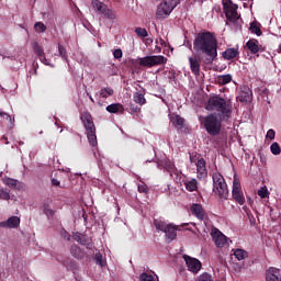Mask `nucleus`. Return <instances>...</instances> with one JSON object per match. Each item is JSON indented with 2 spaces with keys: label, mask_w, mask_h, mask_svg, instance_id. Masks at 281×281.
Wrapping results in <instances>:
<instances>
[{
  "label": "nucleus",
  "mask_w": 281,
  "mask_h": 281,
  "mask_svg": "<svg viewBox=\"0 0 281 281\" xmlns=\"http://www.w3.org/2000/svg\"><path fill=\"white\" fill-rule=\"evenodd\" d=\"M102 14H104L106 19H111V20L115 19V13L112 10H110L108 7L105 8Z\"/></svg>",
  "instance_id": "nucleus-43"
},
{
  "label": "nucleus",
  "mask_w": 281,
  "mask_h": 281,
  "mask_svg": "<svg viewBox=\"0 0 281 281\" xmlns=\"http://www.w3.org/2000/svg\"><path fill=\"white\" fill-rule=\"evenodd\" d=\"M171 123L176 128H183V124L186 123V120L181 117V115H176L171 119Z\"/></svg>",
  "instance_id": "nucleus-30"
},
{
  "label": "nucleus",
  "mask_w": 281,
  "mask_h": 281,
  "mask_svg": "<svg viewBox=\"0 0 281 281\" xmlns=\"http://www.w3.org/2000/svg\"><path fill=\"white\" fill-rule=\"evenodd\" d=\"M94 260L97 262V265H99V267H104V265H106V262L104 261L102 254L98 252L94 256Z\"/></svg>",
  "instance_id": "nucleus-38"
},
{
  "label": "nucleus",
  "mask_w": 281,
  "mask_h": 281,
  "mask_svg": "<svg viewBox=\"0 0 281 281\" xmlns=\"http://www.w3.org/2000/svg\"><path fill=\"white\" fill-rule=\"evenodd\" d=\"M72 239L76 240L79 245H89L91 243V239L89 236L82 233H72Z\"/></svg>",
  "instance_id": "nucleus-19"
},
{
  "label": "nucleus",
  "mask_w": 281,
  "mask_h": 281,
  "mask_svg": "<svg viewBox=\"0 0 281 281\" xmlns=\"http://www.w3.org/2000/svg\"><path fill=\"white\" fill-rule=\"evenodd\" d=\"M251 89L244 88L238 95L239 102H244L245 104H247V102H251Z\"/></svg>",
  "instance_id": "nucleus-21"
},
{
  "label": "nucleus",
  "mask_w": 281,
  "mask_h": 281,
  "mask_svg": "<svg viewBox=\"0 0 281 281\" xmlns=\"http://www.w3.org/2000/svg\"><path fill=\"white\" fill-rule=\"evenodd\" d=\"M225 3V0H222V5Z\"/></svg>",
  "instance_id": "nucleus-56"
},
{
  "label": "nucleus",
  "mask_w": 281,
  "mask_h": 281,
  "mask_svg": "<svg viewBox=\"0 0 281 281\" xmlns=\"http://www.w3.org/2000/svg\"><path fill=\"white\" fill-rule=\"evenodd\" d=\"M33 52L37 56V58L40 56H43V54H45V50L43 49V46H41V44H38V42H34Z\"/></svg>",
  "instance_id": "nucleus-34"
},
{
  "label": "nucleus",
  "mask_w": 281,
  "mask_h": 281,
  "mask_svg": "<svg viewBox=\"0 0 281 281\" xmlns=\"http://www.w3.org/2000/svg\"><path fill=\"white\" fill-rule=\"evenodd\" d=\"M267 139H276V131L269 130L266 134Z\"/></svg>",
  "instance_id": "nucleus-48"
},
{
  "label": "nucleus",
  "mask_w": 281,
  "mask_h": 281,
  "mask_svg": "<svg viewBox=\"0 0 281 281\" xmlns=\"http://www.w3.org/2000/svg\"><path fill=\"white\" fill-rule=\"evenodd\" d=\"M169 170H175V165L169 164Z\"/></svg>",
  "instance_id": "nucleus-53"
},
{
  "label": "nucleus",
  "mask_w": 281,
  "mask_h": 281,
  "mask_svg": "<svg viewBox=\"0 0 281 281\" xmlns=\"http://www.w3.org/2000/svg\"><path fill=\"white\" fill-rule=\"evenodd\" d=\"M168 63V58H166L162 55H151V56H146L142 57L138 59V65L140 67H157L159 65H166Z\"/></svg>",
  "instance_id": "nucleus-9"
},
{
  "label": "nucleus",
  "mask_w": 281,
  "mask_h": 281,
  "mask_svg": "<svg viewBox=\"0 0 281 281\" xmlns=\"http://www.w3.org/2000/svg\"><path fill=\"white\" fill-rule=\"evenodd\" d=\"M238 54H240L238 52V48H227L224 53H223V58L225 60H232L233 58H236V56H238Z\"/></svg>",
  "instance_id": "nucleus-23"
},
{
  "label": "nucleus",
  "mask_w": 281,
  "mask_h": 281,
  "mask_svg": "<svg viewBox=\"0 0 281 281\" xmlns=\"http://www.w3.org/2000/svg\"><path fill=\"white\" fill-rule=\"evenodd\" d=\"M266 281H281V270L278 268H269L266 271Z\"/></svg>",
  "instance_id": "nucleus-15"
},
{
  "label": "nucleus",
  "mask_w": 281,
  "mask_h": 281,
  "mask_svg": "<svg viewBox=\"0 0 281 281\" xmlns=\"http://www.w3.org/2000/svg\"><path fill=\"white\" fill-rule=\"evenodd\" d=\"M206 111H216L223 120L232 117V101L220 95L211 97L206 103Z\"/></svg>",
  "instance_id": "nucleus-2"
},
{
  "label": "nucleus",
  "mask_w": 281,
  "mask_h": 281,
  "mask_svg": "<svg viewBox=\"0 0 281 281\" xmlns=\"http://www.w3.org/2000/svg\"><path fill=\"white\" fill-rule=\"evenodd\" d=\"M122 56H124V53L122 52V48H116L114 49L113 52V57L116 59V60H120L122 58Z\"/></svg>",
  "instance_id": "nucleus-44"
},
{
  "label": "nucleus",
  "mask_w": 281,
  "mask_h": 281,
  "mask_svg": "<svg viewBox=\"0 0 281 281\" xmlns=\"http://www.w3.org/2000/svg\"><path fill=\"white\" fill-rule=\"evenodd\" d=\"M21 225V218L19 216H11L7 221L0 222V227L7 229H16Z\"/></svg>",
  "instance_id": "nucleus-13"
},
{
  "label": "nucleus",
  "mask_w": 281,
  "mask_h": 281,
  "mask_svg": "<svg viewBox=\"0 0 281 281\" xmlns=\"http://www.w3.org/2000/svg\"><path fill=\"white\" fill-rule=\"evenodd\" d=\"M217 281H223V280H217Z\"/></svg>",
  "instance_id": "nucleus-58"
},
{
  "label": "nucleus",
  "mask_w": 281,
  "mask_h": 281,
  "mask_svg": "<svg viewBox=\"0 0 281 281\" xmlns=\"http://www.w3.org/2000/svg\"><path fill=\"white\" fill-rule=\"evenodd\" d=\"M5 186H8L9 188H12L13 190H19V188H21V182L16 179H12V178H7L4 180Z\"/></svg>",
  "instance_id": "nucleus-28"
},
{
  "label": "nucleus",
  "mask_w": 281,
  "mask_h": 281,
  "mask_svg": "<svg viewBox=\"0 0 281 281\" xmlns=\"http://www.w3.org/2000/svg\"><path fill=\"white\" fill-rule=\"evenodd\" d=\"M223 10L224 14L233 25H238L240 15H238V4H234L232 0H224Z\"/></svg>",
  "instance_id": "nucleus-7"
},
{
  "label": "nucleus",
  "mask_w": 281,
  "mask_h": 281,
  "mask_svg": "<svg viewBox=\"0 0 281 281\" xmlns=\"http://www.w3.org/2000/svg\"><path fill=\"white\" fill-rule=\"evenodd\" d=\"M191 213L193 216H196L199 221H203L205 218V209H203V205L199 203L191 205Z\"/></svg>",
  "instance_id": "nucleus-17"
},
{
  "label": "nucleus",
  "mask_w": 281,
  "mask_h": 281,
  "mask_svg": "<svg viewBox=\"0 0 281 281\" xmlns=\"http://www.w3.org/2000/svg\"><path fill=\"white\" fill-rule=\"evenodd\" d=\"M190 49L192 48V44H189Z\"/></svg>",
  "instance_id": "nucleus-57"
},
{
  "label": "nucleus",
  "mask_w": 281,
  "mask_h": 281,
  "mask_svg": "<svg viewBox=\"0 0 281 281\" xmlns=\"http://www.w3.org/2000/svg\"><path fill=\"white\" fill-rule=\"evenodd\" d=\"M108 113H120V111H124V105L121 103H112L106 106Z\"/></svg>",
  "instance_id": "nucleus-27"
},
{
  "label": "nucleus",
  "mask_w": 281,
  "mask_h": 281,
  "mask_svg": "<svg viewBox=\"0 0 281 281\" xmlns=\"http://www.w3.org/2000/svg\"><path fill=\"white\" fill-rule=\"evenodd\" d=\"M193 49L200 57L202 65H214V60L218 58V40L216 33L202 31L195 34L193 40Z\"/></svg>",
  "instance_id": "nucleus-1"
},
{
  "label": "nucleus",
  "mask_w": 281,
  "mask_h": 281,
  "mask_svg": "<svg viewBox=\"0 0 281 281\" xmlns=\"http://www.w3.org/2000/svg\"><path fill=\"white\" fill-rule=\"evenodd\" d=\"M213 179V192L221 199V201H227L229 196V189L227 188V182L221 172L215 171L212 176Z\"/></svg>",
  "instance_id": "nucleus-3"
},
{
  "label": "nucleus",
  "mask_w": 281,
  "mask_h": 281,
  "mask_svg": "<svg viewBox=\"0 0 281 281\" xmlns=\"http://www.w3.org/2000/svg\"><path fill=\"white\" fill-rule=\"evenodd\" d=\"M58 52L61 58H64V60H67V49H65L63 45L58 46Z\"/></svg>",
  "instance_id": "nucleus-47"
},
{
  "label": "nucleus",
  "mask_w": 281,
  "mask_h": 281,
  "mask_svg": "<svg viewBox=\"0 0 281 281\" xmlns=\"http://www.w3.org/2000/svg\"><path fill=\"white\" fill-rule=\"evenodd\" d=\"M139 280L140 281H155V277H153L151 274H148L146 272H143L140 276H139Z\"/></svg>",
  "instance_id": "nucleus-40"
},
{
  "label": "nucleus",
  "mask_w": 281,
  "mask_h": 281,
  "mask_svg": "<svg viewBox=\"0 0 281 281\" xmlns=\"http://www.w3.org/2000/svg\"><path fill=\"white\" fill-rule=\"evenodd\" d=\"M23 142H20L19 145L22 146Z\"/></svg>",
  "instance_id": "nucleus-55"
},
{
  "label": "nucleus",
  "mask_w": 281,
  "mask_h": 281,
  "mask_svg": "<svg viewBox=\"0 0 281 281\" xmlns=\"http://www.w3.org/2000/svg\"><path fill=\"white\" fill-rule=\"evenodd\" d=\"M154 225L159 232H164L167 240H175L177 238V226L168 224L161 220H155Z\"/></svg>",
  "instance_id": "nucleus-8"
},
{
  "label": "nucleus",
  "mask_w": 281,
  "mask_h": 281,
  "mask_svg": "<svg viewBox=\"0 0 281 281\" xmlns=\"http://www.w3.org/2000/svg\"><path fill=\"white\" fill-rule=\"evenodd\" d=\"M37 58L41 63H43V65H49V63L47 61V57L45 56V53Z\"/></svg>",
  "instance_id": "nucleus-49"
},
{
  "label": "nucleus",
  "mask_w": 281,
  "mask_h": 281,
  "mask_svg": "<svg viewBox=\"0 0 281 281\" xmlns=\"http://www.w3.org/2000/svg\"><path fill=\"white\" fill-rule=\"evenodd\" d=\"M60 236L64 240H67V241L71 240V235L65 228L60 229Z\"/></svg>",
  "instance_id": "nucleus-42"
},
{
  "label": "nucleus",
  "mask_w": 281,
  "mask_h": 281,
  "mask_svg": "<svg viewBox=\"0 0 281 281\" xmlns=\"http://www.w3.org/2000/svg\"><path fill=\"white\" fill-rule=\"evenodd\" d=\"M196 170H198L199 179H204V177H207V168L205 167V159L203 158L198 159Z\"/></svg>",
  "instance_id": "nucleus-18"
},
{
  "label": "nucleus",
  "mask_w": 281,
  "mask_h": 281,
  "mask_svg": "<svg viewBox=\"0 0 281 281\" xmlns=\"http://www.w3.org/2000/svg\"><path fill=\"white\" fill-rule=\"evenodd\" d=\"M183 260L188 267V271H191V273H198L201 271V261L194 257L183 255Z\"/></svg>",
  "instance_id": "nucleus-11"
},
{
  "label": "nucleus",
  "mask_w": 281,
  "mask_h": 281,
  "mask_svg": "<svg viewBox=\"0 0 281 281\" xmlns=\"http://www.w3.org/2000/svg\"><path fill=\"white\" fill-rule=\"evenodd\" d=\"M146 90H140L138 92H135L133 94V101L135 104H139L140 106H144L146 104Z\"/></svg>",
  "instance_id": "nucleus-20"
},
{
  "label": "nucleus",
  "mask_w": 281,
  "mask_h": 281,
  "mask_svg": "<svg viewBox=\"0 0 281 281\" xmlns=\"http://www.w3.org/2000/svg\"><path fill=\"white\" fill-rule=\"evenodd\" d=\"M114 90L112 88H103L101 89L98 93H97V97L98 98H102V99H106V98H111V95H113Z\"/></svg>",
  "instance_id": "nucleus-26"
},
{
  "label": "nucleus",
  "mask_w": 281,
  "mask_h": 281,
  "mask_svg": "<svg viewBox=\"0 0 281 281\" xmlns=\"http://www.w3.org/2000/svg\"><path fill=\"white\" fill-rule=\"evenodd\" d=\"M212 238L216 247L223 248L224 245H227V236L223 235L221 231H215Z\"/></svg>",
  "instance_id": "nucleus-16"
},
{
  "label": "nucleus",
  "mask_w": 281,
  "mask_h": 281,
  "mask_svg": "<svg viewBox=\"0 0 281 281\" xmlns=\"http://www.w3.org/2000/svg\"><path fill=\"white\" fill-rule=\"evenodd\" d=\"M81 121L86 130V135L90 146H98V136L95 135V123H93V116L91 113L83 112L81 114Z\"/></svg>",
  "instance_id": "nucleus-4"
},
{
  "label": "nucleus",
  "mask_w": 281,
  "mask_h": 281,
  "mask_svg": "<svg viewBox=\"0 0 281 281\" xmlns=\"http://www.w3.org/2000/svg\"><path fill=\"white\" fill-rule=\"evenodd\" d=\"M249 31L251 34H256V36H262V30L260 29V22L254 21L250 23Z\"/></svg>",
  "instance_id": "nucleus-25"
},
{
  "label": "nucleus",
  "mask_w": 281,
  "mask_h": 281,
  "mask_svg": "<svg viewBox=\"0 0 281 281\" xmlns=\"http://www.w3.org/2000/svg\"><path fill=\"white\" fill-rule=\"evenodd\" d=\"M232 198L233 201L239 205H245V193L243 192V187L240 186V181L238 179H234L233 181Z\"/></svg>",
  "instance_id": "nucleus-10"
},
{
  "label": "nucleus",
  "mask_w": 281,
  "mask_h": 281,
  "mask_svg": "<svg viewBox=\"0 0 281 281\" xmlns=\"http://www.w3.org/2000/svg\"><path fill=\"white\" fill-rule=\"evenodd\" d=\"M4 120L8 122L10 128H14V117L5 112L0 108V122Z\"/></svg>",
  "instance_id": "nucleus-22"
},
{
  "label": "nucleus",
  "mask_w": 281,
  "mask_h": 281,
  "mask_svg": "<svg viewBox=\"0 0 281 281\" xmlns=\"http://www.w3.org/2000/svg\"><path fill=\"white\" fill-rule=\"evenodd\" d=\"M92 8L102 14L106 10V4L100 0H92Z\"/></svg>",
  "instance_id": "nucleus-29"
},
{
  "label": "nucleus",
  "mask_w": 281,
  "mask_h": 281,
  "mask_svg": "<svg viewBox=\"0 0 281 281\" xmlns=\"http://www.w3.org/2000/svg\"><path fill=\"white\" fill-rule=\"evenodd\" d=\"M217 82L221 86L229 85L232 82V75H221L217 77Z\"/></svg>",
  "instance_id": "nucleus-32"
},
{
  "label": "nucleus",
  "mask_w": 281,
  "mask_h": 281,
  "mask_svg": "<svg viewBox=\"0 0 281 281\" xmlns=\"http://www.w3.org/2000/svg\"><path fill=\"white\" fill-rule=\"evenodd\" d=\"M223 123L216 114H209L204 117V128L209 135L216 137L221 134Z\"/></svg>",
  "instance_id": "nucleus-5"
},
{
  "label": "nucleus",
  "mask_w": 281,
  "mask_h": 281,
  "mask_svg": "<svg viewBox=\"0 0 281 281\" xmlns=\"http://www.w3.org/2000/svg\"><path fill=\"white\" fill-rule=\"evenodd\" d=\"M0 199L3 201H10V193L5 190H0Z\"/></svg>",
  "instance_id": "nucleus-46"
},
{
  "label": "nucleus",
  "mask_w": 281,
  "mask_h": 281,
  "mask_svg": "<svg viewBox=\"0 0 281 281\" xmlns=\"http://www.w3.org/2000/svg\"><path fill=\"white\" fill-rule=\"evenodd\" d=\"M190 161H191V164L196 162V154L195 153L190 154Z\"/></svg>",
  "instance_id": "nucleus-52"
},
{
  "label": "nucleus",
  "mask_w": 281,
  "mask_h": 281,
  "mask_svg": "<svg viewBox=\"0 0 281 281\" xmlns=\"http://www.w3.org/2000/svg\"><path fill=\"white\" fill-rule=\"evenodd\" d=\"M201 57L195 55L194 57H189V65L193 76H201Z\"/></svg>",
  "instance_id": "nucleus-12"
},
{
  "label": "nucleus",
  "mask_w": 281,
  "mask_h": 281,
  "mask_svg": "<svg viewBox=\"0 0 281 281\" xmlns=\"http://www.w3.org/2000/svg\"><path fill=\"white\" fill-rule=\"evenodd\" d=\"M258 196H260L261 199H267V198H269V190L267 189V187H262V188L258 191Z\"/></svg>",
  "instance_id": "nucleus-39"
},
{
  "label": "nucleus",
  "mask_w": 281,
  "mask_h": 281,
  "mask_svg": "<svg viewBox=\"0 0 281 281\" xmlns=\"http://www.w3.org/2000/svg\"><path fill=\"white\" fill-rule=\"evenodd\" d=\"M184 187L188 192H196V190H199V182L196 181V179H191L184 182Z\"/></svg>",
  "instance_id": "nucleus-24"
},
{
  "label": "nucleus",
  "mask_w": 281,
  "mask_h": 281,
  "mask_svg": "<svg viewBox=\"0 0 281 281\" xmlns=\"http://www.w3.org/2000/svg\"><path fill=\"white\" fill-rule=\"evenodd\" d=\"M71 254L74 256V258H77V260H81V258H85V251H82V249H80V247H72Z\"/></svg>",
  "instance_id": "nucleus-33"
},
{
  "label": "nucleus",
  "mask_w": 281,
  "mask_h": 281,
  "mask_svg": "<svg viewBox=\"0 0 281 281\" xmlns=\"http://www.w3.org/2000/svg\"><path fill=\"white\" fill-rule=\"evenodd\" d=\"M89 99L91 102H95V100H93V97L89 95Z\"/></svg>",
  "instance_id": "nucleus-54"
},
{
  "label": "nucleus",
  "mask_w": 281,
  "mask_h": 281,
  "mask_svg": "<svg viewBox=\"0 0 281 281\" xmlns=\"http://www.w3.org/2000/svg\"><path fill=\"white\" fill-rule=\"evenodd\" d=\"M50 183L52 186H54L55 188H60V181L56 178H52L50 179Z\"/></svg>",
  "instance_id": "nucleus-50"
},
{
  "label": "nucleus",
  "mask_w": 281,
  "mask_h": 281,
  "mask_svg": "<svg viewBox=\"0 0 281 281\" xmlns=\"http://www.w3.org/2000/svg\"><path fill=\"white\" fill-rule=\"evenodd\" d=\"M138 192L140 194H148V186L145 183L138 184Z\"/></svg>",
  "instance_id": "nucleus-45"
},
{
  "label": "nucleus",
  "mask_w": 281,
  "mask_h": 281,
  "mask_svg": "<svg viewBox=\"0 0 281 281\" xmlns=\"http://www.w3.org/2000/svg\"><path fill=\"white\" fill-rule=\"evenodd\" d=\"M246 47L250 52V54H259V52H265V47H262V45H260V42L256 38H250L246 43Z\"/></svg>",
  "instance_id": "nucleus-14"
},
{
  "label": "nucleus",
  "mask_w": 281,
  "mask_h": 281,
  "mask_svg": "<svg viewBox=\"0 0 281 281\" xmlns=\"http://www.w3.org/2000/svg\"><path fill=\"white\" fill-rule=\"evenodd\" d=\"M181 3V0H165L160 3L156 11V18L159 21H164V19H168L170 14H172V10L177 8Z\"/></svg>",
  "instance_id": "nucleus-6"
},
{
  "label": "nucleus",
  "mask_w": 281,
  "mask_h": 281,
  "mask_svg": "<svg viewBox=\"0 0 281 281\" xmlns=\"http://www.w3.org/2000/svg\"><path fill=\"white\" fill-rule=\"evenodd\" d=\"M44 214H46V216H54V210L45 207Z\"/></svg>",
  "instance_id": "nucleus-51"
},
{
  "label": "nucleus",
  "mask_w": 281,
  "mask_h": 281,
  "mask_svg": "<svg viewBox=\"0 0 281 281\" xmlns=\"http://www.w3.org/2000/svg\"><path fill=\"white\" fill-rule=\"evenodd\" d=\"M196 281H214V278L212 277V274L204 272L198 277Z\"/></svg>",
  "instance_id": "nucleus-37"
},
{
  "label": "nucleus",
  "mask_w": 281,
  "mask_h": 281,
  "mask_svg": "<svg viewBox=\"0 0 281 281\" xmlns=\"http://www.w3.org/2000/svg\"><path fill=\"white\" fill-rule=\"evenodd\" d=\"M270 150H271L272 155H280V153H281L280 144H278L276 142L272 143L270 146Z\"/></svg>",
  "instance_id": "nucleus-36"
},
{
  "label": "nucleus",
  "mask_w": 281,
  "mask_h": 281,
  "mask_svg": "<svg viewBox=\"0 0 281 281\" xmlns=\"http://www.w3.org/2000/svg\"><path fill=\"white\" fill-rule=\"evenodd\" d=\"M34 29L37 31V32H45L47 30V26H45V24L43 22H36L34 24Z\"/></svg>",
  "instance_id": "nucleus-41"
},
{
  "label": "nucleus",
  "mask_w": 281,
  "mask_h": 281,
  "mask_svg": "<svg viewBox=\"0 0 281 281\" xmlns=\"http://www.w3.org/2000/svg\"><path fill=\"white\" fill-rule=\"evenodd\" d=\"M135 34H137V36H139V38L148 37V31L144 27H136L135 29Z\"/></svg>",
  "instance_id": "nucleus-35"
},
{
  "label": "nucleus",
  "mask_w": 281,
  "mask_h": 281,
  "mask_svg": "<svg viewBox=\"0 0 281 281\" xmlns=\"http://www.w3.org/2000/svg\"><path fill=\"white\" fill-rule=\"evenodd\" d=\"M234 256L237 260H245L246 258H249V252H247V250L238 248L234 251Z\"/></svg>",
  "instance_id": "nucleus-31"
}]
</instances>
